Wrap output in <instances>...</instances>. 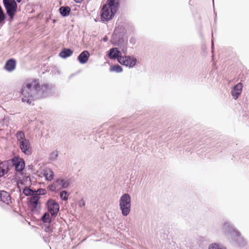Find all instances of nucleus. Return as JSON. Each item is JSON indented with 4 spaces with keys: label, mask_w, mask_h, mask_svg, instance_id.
<instances>
[{
    "label": "nucleus",
    "mask_w": 249,
    "mask_h": 249,
    "mask_svg": "<svg viewBox=\"0 0 249 249\" xmlns=\"http://www.w3.org/2000/svg\"><path fill=\"white\" fill-rule=\"evenodd\" d=\"M60 196L61 199L66 201L68 199L69 194L66 191H63L60 193Z\"/></svg>",
    "instance_id": "obj_25"
},
{
    "label": "nucleus",
    "mask_w": 249,
    "mask_h": 249,
    "mask_svg": "<svg viewBox=\"0 0 249 249\" xmlns=\"http://www.w3.org/2000/svg\"><path fill=\"white\" fill-rule=\"evenodd\" d=\"M107 37H104V38H103V40H104L105 41H107Z\"/></svg>",
    "instance_id": "obj_30"
},
{
    "label": "nucleus",
    "mask_w": 249,
    "mask_h": 249,
    "mask_svg": "<svg viewBox=\"0 0 249 249\" xmlns=\"http://www.w3.org/2000/svg\"><path fill=\"white\" fill-rule=\"evenodd\" d=\"M47 89L48 86H41L36 79L28 80L24 83L21 89L22 102L31 105L36 95L43 94Z\"/></svg>",
    "instance_id": "obj_1"
},
{
    "label": "nucleus",
    "mask_w": 249,
    "mask_h": 249,
    "mask_svg": "<svg viewBox=\"0 0 249 249\" xmlns=\"http://www.w3.org/2000/svg\"><path fill=\"white\" fill-rule=\"evenodd\" d=\"M3 4L8 15L12 21L17 11V4L15 0H3Z\"/></svg>",
    "instance_id": "obj_6"
},
{
    "label": "nucleus",
    "mask_w": 249,
    "mask_h": 249,
    "mask_svg": "<svg viewBox=\"0 0 249 249\" xmlns=\"http://www.w3.org/2000/svg\"><path fill=\"white\" fill-rule=\"evenodd\" d=\"M121 53L116 48H114L110 50L108 56L110 58L116 59L119 58L120 57H122L121 55Z\"/></svg>",
    "instance_id": "obj_16"
},
{
    "label": "nucleus",
    "mask_w": 249,
    "mask_h": 249,
    "mask_svg": "<svg viewBox=\"0 0 249 249\" xmlns=\"http://www.w3.org/2000/svg\"><path fill=\"white\" fill-rule=\"evenodd\" d=\"M83 0H74V1L77 3H80Z\"/></svg>",
    "instance_id": "obj_29"
},
{
    "label": "nucleus",
    "mask_w": 249,
    "mask_h": 249,
    "mask_svg": "<svg viewBox=\"0 0 249 249\" xmlns=\"http://www.w3.org/2000/svg\"><path fill=\"white\" fill-rule=\"evenodd\" d=\"M111 71H115L117 72H120L122 71V68L118 65H114L113 67L110 68Z\"/></svg>",
    "instance_id": "obj_26"
},
{
    "label": "nucleus",
    "mask_w": 249,
    "mask_h": 249,
    "mask_svg": "<svg viewBox=\"0 0 249 249\" xmlns=\"http://www.w3.org/2000/svg\"><path fill=\"white\" fill-rule=\"evenodd\" d=\"M90 54L88 51H84L82 52L78 57V60L81 64L87 63L89 60Z\"/></svg>",
    "instance_id": "obj_14"
},
{
    "label": "nucleus",
    "mask_w": 249,
    "mask_h": 249,
    "mask_svg": "<svg viewBox=\"0 0 249 249\" xmlns=\"http://www.w3.org/2000/svg\"><path fill=\"white\" fill-rule=\"evenodd\" d=\"M18 142L22 152L29 155L31 153L32 148L29 140L25 138V134L22 131H18L16 135Z\"/></svg>",
    "instance_id": "obj_3"
},
{
    "label": "nucleus",
    "mask_w": 249,
    "mask_h": 249,
    "mask_svg": "<svg viewBox=\"0 0 249 249\" xmlns=\"http://www.w3.org/2000/svg\"><path fill=\"white\" fill-rule=\"evenodd\" d=\"M0 198L3 202L6 204L9 205L12 203V199L10 195L6 191H0Z\"/></svg>",
    "instance_id": "obj_12"
},
{
    "label": "nucleus",
    "mask_w": 249,
    "mask_h": 249,
    "mask_svg": "<svg viewBox=\"0 0 249 249\" xmlns=\"http://www.w3.org/2000/svg\"><path fill=\"white\" fill-rule=\"evenodd\" d=\"M118 62L122 65L132 67L136 64V59L129 56L120 57Z\"/></svg>",
    "instance_id": "obj_9"
},
{
    "label": "nucleus",
    "mask_w": 249,
    "mask_h": 249,
    "mask_svg": "<svg viewBox=\"0 0 249 249\" xmlns=\"http://www.w3.org/2000/svg\"><path fill=\"white\" fill-rule=\"evenodd\" d=\"M40 197L37 194H35L30 197L29 204L33 212L37 211L40 207Z\"/></svg>",
    "instance_id": "obj_8"
},
{
    "label": "nucleus",
    "mask_w": 249,
    "mask_h": 249,
    "mask_svg": "<svg viewBox=\"0 0 249 249\" xmlns=\"http://www.w3.org/2000/svg\"><path fill=\"white\" fill-rule=\"evenodd\" d=\"M22 0H17V1L18 2H20Z\"/></svg>",
    "instance_id": "obj_31"
},
{
    "label": "nucleus",
    "mask_w": 249,
    "mask_h": 249,
    "mask_svg": "<svg viewBox=\"0 0 249 249\" xmlns=\"http://www.w3.org/2000/svg\"><path fill=\"white\" fill-rule=\"evenodd\" d=\"M59 12L63 17H66L70 14L71 8L69 6H62L59 8Z\"/></svg>",
    "instance_id": "obj_19"
},
{
    "label": "nucleus",
    "mask_w": 249,
    "mask_h": 249,
    "mask_svg": "<svg viewBox=\"0 0 249 249\" xmlns=\"http://www.w3.org/2000/svg\"><path fill=\"white\" fill-rule=\"evenodd\" d=\"M41 219L44 223H50L52 221V219L50 217V214L48 213H44Z\"/></svg>",
    "instance_id": "obj_24"
},
{
    "label": "nucleus",
    "mask_w": 249,
    "mask_h": 249,
    "mask_svg": "<svg viewBox=\"0 0 249 249\" xmlns=\"http://www.w3.org/2000/svg\"><path fill=\"white\" fill-rule=\"evenodd\" d=\"M49 211L52 215H56L59 210V205L53 199H50L47 203Z\"/></svg>",
    "instance_id": "obj_10"
},
{
    "label": "nucleus",
    "mask_w": 249,
    "mask_h": 249,
    "mask_svg": "<svg viewBox=\"0 0 249 249\" xmlns=\"http://www.w3.org/2000/svg\"><path fill=\"white\" fill-rule=\"evenodd\" d=\"M16 66V61L14 59H10L6 62L4 67L7 71H11L15 69Z\"/></svg>",
    "instance_id": "obj_15"
},
{
    "label": "nucleus",
    "mask_w": 249,
    "mask_h": 249,
    "mask_svg": "<svg viewBox=\"0 0 249 249\" xmlns=\"http://www.w3.org/2000/svg\"><path fill=\"white\" fill-rule=\"evenodd\" d=\"M120 207L123 215L126 216L129 213L131 208V198L128 194H125L121 196L120 200Z\"/></svg>",
    "instance_id": "obj_5"
},
{
    "label": "nucleus",
    "mask_w": 249,
    "mask_h": 249,
    "mask_svg": "<svg viewBox=\"0 0 249 249\" xmlns=\"http://www.w3.org/2000/svg\"><path fill=\"white\" fill-rule=\"evenodd\" d=\"M120 0H107L101 10V19L107 21L111 19L118 10Z\"/></svg>",
    "instance_id": "obj_2"
},
{
    "label": "nucleus",
    "mask_w": 249,
    "mask_h": 249,
    "mask_svg": "<svg viewBox=\"0 0 249 249\" xmlns=\"http://www.w3.org/2000/svg\"><path fill=\"white\" fill-rule=\"evenodd\" d=\"M7 167L3 163H0V177L3 176L7 172Z\"/></svg>",
    "instance_id": "obj_23"
},
{
    "label": "nucleus",
    "mask_w": 249,
    "mask_h": 249,
    "mask_svg": "<svg viewBox=\"0 0 249 249\" xmlns=\"http://www.w3.org/2000/svg\"><path fill=\"white\" fill-rule=\"evenodd\" d=\"M5 14L0 6V28H1L5 23Z\"/></svg>",
    "instance_id": "obj_20"
},
{
    "label": "nucleus",
    "mask_w": 249,
    "mask_h": 249,
    "mask_svg": "<svg viewBox=\"0 0 249 249\" xmlns=\"http://www.w3.org/2000/svg\"><path fill=\"white\" fill-rule=\"evenodd\" d=\"M44 176L48 180H52L53 179V173L50 169H47L44 171Z\"/></svg>",
    "instance_id": "obj_18"
},
{
    "label": "nucleus",
    "mask_w": 249,
    "mask_h": 249,
    "mask_svg": "<svg viewBox=\"0 0 249 249\" xmlns=\"http://www.w3.org/2000/svg\"><path fill=\"white\" fill-rule=\"evenodd\" d=\"M243 88V85L241 83H239L234 87L231 94L235 99H237L239 95L241 93Z\"/></svg>",
    "instance_id": "obj_13"
},
{
    "label": "nucleus",
    "mask_w": 249,
    "mask_h": 249,
    "mask_svg": "<svg viewBox=\"0 0 249 249\" xmlns=\"http://www.w3.org/2000/svg\"><path fill=\"white\" fill-rule=\"evenodd\" d=\"M208 249H226V248L220 244L212 243L209 245Z\"/></svg>",
    "instance_id": "obj_22"
},
{
    "label": "nucleus",
    "mask_w": 249,
    "mask_h": 249,
    "mask_svg": "<svg viewBox=\"0 0 249 249\" xmlns=\"http://www.w3.org/2000/svg\"><path fill=\"white\" fill-rule=\"evenodd\" d=\"M23 193L25 195H26L27 196H34V195H35V194H37L36 193V191H34L32 190V189H31L29 188H27V187H26L25 188H24L23 189Z\"/></svg>",
    "instance_id": "obj_21"
},
{
    "label": "nucleus",
    "mask_w": 249,
    "mask_h": 249,
    "mask_svg": "<svg viewBox=\"0 0 249 249\" xmlns=\"http://www.w3.org/2000/svg\"><path fill=\"white\" fill-rule=\"evenodd\" d=\"M225 229L228 228L226 233L239 246H244L246 242L244 238L241 236L240 233L232 227L225 226Z\"/></svg>",
    "instance_id": "obj_4"
},
{
    "label": "nucleus",
    "mask_w": 249,
    "mask_h": 249,
    "mask_svg": "<svg viewBox=\"0 0 249 249\" xmlns=\"http://www.w3.org/2000/svg\"><path fill=\"white\" fill-rule=\"evenodd\" d=\"M69 186V183L64 179H57L52 185L49 186L51 191L55 192L63 188H67Z\"/></svg>",
    "instance_id": "obj_7"
},
{
    "label": "nucleus",
    "mask_w": 249,
    "mask_h": 249,
    "mask_svg": "<svg viewBox=\"0 0 249 249\" xmlns=\"http://www.w3.org/2000/svg\"><path fill=\"white\" fill-rule=\"evenodd\" d=\"M13 161L17 171L20 172L24 169L25 162L22 159L15 158L13 159Z\"/></svg>",
    "instance_id": "obj_11"
},
{
    "label": "nucleus",
    "mask_w": 249,
    "mask_h": 249,
    "mask_svg": "<svg viewBox=\"0 0 249 249\" xmlns=\"http://www.w3.org/2000/svg\"><path fill=\"white\" fill-rule=\"evenodd\" d=\"M36 193L39 196L40 195H45L47 193V191L44 189H39L36 191Z\"/></svg>",
    "instance_id": "obj_27"
},
{
    "label": "nucleus",
    "mask_w": 249,
    "mask_h": 249,
    "mask_svg": "<svg viewBox=\"0 0 249 249\" xmlns=\"http://www.w3.org/2000/svg\"><path fill=\"white\" fill-rule=\"evenodd\" d=\"M45 231L46 232H50L51 231V227L50 226H47L45 228Z\"/></svg>",
    "instance_id": "obj_28"
},
{
    "label": "nucleus",
    "mask_w": 249,
    "mask_h": 249,
    "mask_svg": "<svg viewBox=\"0 0 249 249\" xmlns=\"http://www.w3.org/2000/svg\"><path fill=\"white\" fill-rule=\"evenodd\" d=\"M73 53V51L70 49L64 48L59 53V56L62 58H66L71 56Z\"/></svg>",
    "instance_id": "obj_17"
}]
</instances>
